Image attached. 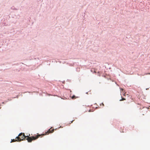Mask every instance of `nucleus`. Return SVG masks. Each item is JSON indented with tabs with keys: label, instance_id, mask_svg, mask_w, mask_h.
<instances>
[{
	"label": "nucleus",
	"instance_id": "obj_1",
	"mask_svg": "<svg viewBox=\"0 0 150 150\" xmlns=\"http://www.w3.org/2000/svg\"><path fill=\"white\" fill-rule=\"evenodd\" d=\"M40 135L38 134L35 137L32 136L31 137H29L28 136H25V134L24 133H20L18 135V137H20L22 138L23 139H21V140L23 139H26V140H27L29 142H31L33 140H35L37 139H38V137H39L40 136Z\"/></svg>",
	"mask_w": 150,
	"mask_h": 150
},
{
	"label": "nucleus",
	"instance_id": "obj_2",
	"mask_svg": "<svg viewBox=\"0 0 150 150\" xmlns=\"http://www.w3.org/2000/svg\"><path fill=\"white\" fill-rule=\"evenodd\" d=\"M52 128H50L49 129L48 131H47L46 132H45V134H42V135H45L48 134L50 133H53L54 131V129H51Z\"/></svg>",
	"mask_w": 150,
	"mask_h": 150
},
{
	"label": "nucleus",
	"instance_id": "obj_3",
	"mask_svg": "<svg viewBox=\"0 0 150 150\" xmlns=\"http://www.w3.org/2000/svg\"><path fill=\"white\" fill-rule=\"evenodd\" d=\"M21 140H23V139L21 140L20 137H17L16 138V139L15 140L14 139H11V142H13L16 141H20Z\"/></svg>",
	"mask_w": 150,
	"mask_h": 150
},
{
	"label": "nucleus",
	"instance_id": "obj_4",
	"mask_svg": "<svg viewBox=\"0 0 150 150\" xmlns=\"http://www.w3.org/2000/svg\"><path fill=\"white\" fill-rule=\"evenodd\" d=\"M78 98L77 97H76L74 95L72 97H71V98L73 99H76V98Z\"/></svg>",
	"mask_w": 150,
	"mask_h": 150
},
{
	"label": "nucleus",
	"instance_id": "obj_5",
	"mask_svg": "<svg viewBox=\"0 0 150 150\" xmlns=\"http://www.w3.org/2000/svg\"><path fill=\"white\" fill-rule=\"evenodd\" d=\"M125 100V99L124 98H122V99H120V101H122V100Z\"/></svg>",
	"mask_w": 150,
	"mask_h": 150
},
{
	"label": "nucleus",
	"instance_id": "obj_6",
	"mask_svg": "<svg viewBox=\"0 0 150 150\" xmlns=\"http://www.w3.org/2000/svg\"><path fill=\"white\" fill-rule=\"evenodd\" d=\"M147 74H150V73H146L144 74V75H147Z\"/></svg>",
	"mask_w": 150,
	"mask_h": 150
},
{
	"label": "nucleus",
	"instance_id": "obj_7",
	"mask_svg": "<svg viewBox=\"0 0 150 150\" xmlns=\"http://www.w3.org/2000/svg\"><path fill=\"white\" fill-rule=\"evenodd\" d=\"M74 120H72V121H71V122H70V124H71V123H72L73 122V121Z\"/></svg>",
	"mask_w": 150,
	"mask_h": 150
},
{
	"label": "nucleus",
	"instance_id": "obj_8",
	"mask_svg": "<svg viewBox=\"0 0 150 150\" xmlns=\"http://www.w3.org/2000/svg\"><path fill=\"white\" fill-rule=\"evenodd\" d=\"M102 105H103V106L104 105V104L103 103H102Z\"/></svg>",
	"mask_w": 150,
	"mask_h": 150
},
{
	"label": "nucleus",
	"instance_id": "obj_9",
	"mask_svg": "<svg viewBox=\"0 0 150 150\" xmlns=\"http://www.w3.org/2000/svg\"><path fill=\"white\" fill-rule=\"evenodd\" d=\"M122 91L123 90V89H122Z\"/></svg>",
	"mask_w": 150,
	"mask_h": 150
}]
</instances>
